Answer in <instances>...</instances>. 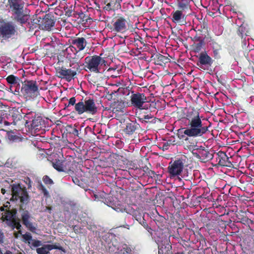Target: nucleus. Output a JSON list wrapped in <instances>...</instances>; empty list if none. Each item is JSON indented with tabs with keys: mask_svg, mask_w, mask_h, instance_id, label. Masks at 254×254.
Listing matches in <instances>:
<instances>
[{
	"mask_svg": "<svg viewBox=\"0 0 254 254\" xmlns=\"http://www.w3.org/2000/svg\"><path fill=\"white\" fill-rule=\"evenodd\" d=\"M3 238V234L2 233H0V242L2 243V239Z\"/></svg>",
	"mask_w": 254,
	"mask_h": 254,
	"instance_id": "obj_37",
	"label": "nucleus"
},
{
	"mask_svg": "<svg viewBox=\"0 0 254 254\" xmlns=\"http://www.w3.org/2000/svg\"><path fill=\"white\" fill-rule=\"evenodd\" d=\"M1 193H2V194H4V193H5V190H4V189H2L1 190Z\"/></svg>",
	"mask_w": 254,
	"mask_h": 254,
	"instance_id": "obj_45",
	"label": "nucleus"
},
{
	"mask_svg": "<svg viewBox=\"0 0 254 254\" xmlns=\"http://www.w3.org/2000/svg\"><path fill=\"white\" fill-rule=\"evenodd\" d=\"M157 244L158 246V254H166L171 248V246L166 239L162 241L160 243L158 242Z\"/></svg>",
	"mask_w": 254,
	"mask_h": 254,
	"instance_id": "obj_18",
	"label": "nucleus"
},
{
	"mask_svg": "<svg viewBox=\"0 0 254 254\" xmlns=\"http://www.w3.org/2000/svg\"><path fill=\"white\" fill-rule=\"evenodd\" d=\"M11 190L13 199H19L22 203L26 204L29 202V195L24 187H22L19 184H13L11 186Z\"/></svg>",
	"mask_w": 254,
	"mask_h": 254,
	"instance_id": "obj_6",
	"label": "nucleus"
},
{
	"mask_svg": "<svg viewBox=\"0 0 254 254\" xmlns=\"http://www.w3.org/2000/svg\"><path fill=\"white\" fill-rule=\"evenodd\" d=\"M215 44H216V46H216V47H220V46H219L218 45H217L216 43H215ZM219 48H220V47H219ZM219 49H220V48H218L217 50H214V53L215 54H217V53H218V50H219Z\"/></svg>",
	"mask_w": 254,
	"mask_h": 254,
	"instance_id": "obj_39",
	"label": "nucleus"
},
{
	"mask_svg": "<svg viewBox=\"0 0 254 254\" xmlns=\"http://www.w3.org/2000/svg\"><path fill=\"white\" fill-rule=\"evenodd\" d=\"M72 180L74 184L78 185L77 183L79 182V181L77 179H76V178H75V179H73Z\"/></svg>",
	"mask_w": 254,
	"mask_h": 254,
	"instance_id": "obj_38",
	"label": "nucleus"
},
{
	"mask_svg": "<svg viewBox=\"0 0 254 254\" xmlns=\"http://www.w3.org/2000/svg\"><path fill=\"white\" fill-rule=\"evenodd\" d=\"M107 205L111 206L113 209L117 212H121L123 210V207L120 205H116L114 204H112L111 202L110 203V204Z\"/></svg>",
	"mask_w": 254,
	"mask_h": 254,
	"instance_id": "obj_27",
	"label": "nucleus"
},
{
	"mask_svg": "<svg viewBox=\"0 0 254 254\" xmlns=\"http://www.w3.org/2000/svg\"><path fill=\"white\" fill-rule=\"evenodd\" d=\"M6 114H3V112L0 111V124L3 123L5 126H9L12 124L15 125V123L14 122H10L5 120V118L6 117Z\"/></svg>",
	"mask_w": 254,
	"mask_h": 254,
	"instance_id": "obj_23",
	"label": "nucleus"
},
{
	"mask_svg": "<svg viewBox=\"0 0 254 254\" xmlns=\"http://www.w3.org/2000/svg\"><path fill=\"white\" fill-rule=\"evenodd\" d=\"M10 118H11V119H9V118H7V120H9V121H8L9 122H14L15 123V122L13 120V119H12V118H13V117H12H12H10Z\"/></svg>",
	"mask_w": 254,
	"mask_h": 254,
	"instance_id": "obj_41",
	"label": "nucleus"
},
{
	"mask_svg": "<svg viewBox=\"0 0 254 254\" xmlns=\"http://www.w3.org/2000/svg\"><path fill=\"white\" fill-rule=\"evenodd\" d=\"M115 0L117 3H118L120 4L122 1L123 0Z\"/></svg>",
	"mask_w": 254,
	"mask_h": 254,
	"instance_id": "obj_44",
	"label": "nucleus"
},
{
	"mask_svg": "<svg viewBox=\"0 0 254 254\" xmlns=\"http://www.w3.org/2000/svg\"><path fill=\"white\" fill-rule=\"evenodd\" d=\"M53 166L55 169L59 172L64 171L63 165L60 162H56V163H53Z\"/></svg>",
	"mask_w": 254,
	"mask_h": 254,
	"instance_id": "obj_28",
	"label": "nucleus"
},
{
	"mask_svg": "<svg viewBox=\"0 0 254 254\" xmlns=\"http://www.w3.org/2000/svg\"><path fill=\"white\" fill-rule=\"evenodd\" d=\"M40 248L37 247L36 252L38 254H48L49 252L54 249L61 250L64 252V249L56 245H43Z\"/></svg>",
	"mask_w": 254,
	"mask_h": 254,
	"instance_id": "obj_12",
	"label": "nucleus"
},
{
	"mask_svg": "<svg viewBox=\"0 0 254 254\" xmlns=\"http://www.w3.org/2000/svg\"><path fill=\"white\" fill-rule=\"evenodd\" d=\"M23 239L30 245V248L32 249H34L35 248L41 246L42 242L41 241L32 239V237L30 233H27L24 235H22Z\"/></svg>",
	"mask_w": 254,
	"mask_h": 254,
	"instance_id": "obj_13",
	"label": "nucleus"
},
{
	"mask_svg": "<svg viewBox=\"0 0 254 254\" xmlns=\"http://www.w3.org/2000/svg\"><path fill=\"white\" fill-rule=\"evenodd\" d=\"M4 254H13L10 251H7Z\"/></svg>",
	"mask_w": 254,
	"mask_h": 254,
	"instance_id": "obj_42",
	"label": "nucleus"
},
{
	"mask_svg": "<svg viewBox=\"0 0 254 254\" xmlns=\"http://www.w3.org/2000/svg\"><path fill=\"white\" fill-rule=\"evenodd\" d=\"M75 131L76 132H77V133L78 132V130L77 129H75Z\"/></svg>",
	"mask_w": 254,
	"mask_h": 254,
	"instance_id": "obj_48",
	"label": "nucleus"
},
{
	"mask_svg": "<svg viewBox=\"0 0 254 254\" xmlns=\"http://www.w3.org/2000/svg\"><path fill=\"white\" fill-rule=\"evenodd\" d=\"M185 15L183 11L181 10H176L172 13V21L175 23L181 22L182 20L185 19Z\"/></svg>",
	"mask_w": 254,
	"mask_h": 254,
	"instance_id": "obj_20",
	"label": "nucleus"
},
{
	"mask_svg": "<svg viewBox=\"0 0 254 254\" xmlns=\"http://www.w3.org/2000/svg\"><path fill=\"white\" fill-rule=\"evenodd\" d=\"M25 126L29 129L37 130L43 122L42 118L37 116L35 112H30L26 114L24 118Z\"/></svg>",
	"mask_w": 254,
	"mask_h": 254,
	"instance_id": "obj_7",
	"label": "nucleus"
},
{
	"mask_svg": "<svg viewBox=\"0 0 254 254\" xmlns=\"http://www.w3.org/2000/svg\"><path fill=\"white\" fill-rule=\"evenodd\" d=\"M69 66L72 68L71 70H75L76 72L79 69L80 66L77 62L70 61Z\"/></svg>",
	"mask_w": 254,
	"mask_h": 254,
	"instance_id": "obj_29",
	"label": "nucleus"
},
{
	"mask_svg": "<svg viewBox=\"0 0 254 254\" xmlns=\"http://www.w3.org/2000/svg\"><path fill=\"white\" fill-rule=\"evenodd\" d=\"M72 43L77 47L78 51L83 50L87 44L86 40L83 37L77 38L73 40Z\"/></svg>",
	"mask_w": 254,
	"mask_h": 254,
	"instance_id": "obj_19",
	"label": "nucleus"
},
{
	"mask_svg": "<svg viewBox=\"0 0 254 254\" xmlns=\"http://www.w3.org/2000/svg\"><path fill=\"white\" fill-rule=\"evenodd\" d=\"M185 119L187 121L188 127L178 130L180 139L184 138L185 135L192 137L201 136L208 131V128L202 123L201 117L198 111L193 109L188 111Z\"/></svg>",
	"mask_w": 254,
	"mask_h": 254,
	"instance_id": "obj_1",
	"label": "nucleus"
},
{
	"mask_svg": "<svg viewBox=\"0 0 254 254\" xmlns=\"http://www.w3.org/2000/svg\"><path fill=\"white\" fill-rule=\"evenodd\" d=\"M15 26L12 22H2L0 25V39L2 42L10 38L15 34Z\"/></svg>",
	"mask_w": 254,
	"mask_h": 254,
	"instance_id": "obj_8",
	"label": "nucleus"
},
{
	"mask_svg": "<svg viewBox=\"0 0 254 254\" xmlns=\"http://www.w3.org/2000/svg\"><path fill=\"white\" fill-rule=\"evenodd\" d=\"M198 62L199 63L197 64V65L201 67V66L203 65H211L212 60L206 53H201L199 55Z\"/></svg>",
	"mask_w": 254,
	"mask_h": 254,
	"instance_id": "obj_16",
	"label": "nucleus"
},
{
	"mask_svg": "<svg viewBox=\"0 0 254 254\" xmlns=\"http://www.w3.org/2000/svg\"><path fill=\"white\" fill-rule=\"evenodd\" d=\"M127 22L123 17L117 18L113 24V31L117 33H124L127 31Z\"/></svg>",
	"mask_w": 254,
	"mask_h": 254,
	"instance_id": "obj_11",
	"label": "nucleus"
},
{
	"mask_svg": "<svg viewBox=\"0 0 254 254\" xmlns=\"http://www.w3.org/2000/svg\"><path fill=\"white\" fill-rule=\"evenodd\" d=\"M113 71H115V69L113 68H109L108 70V72H112Z\"/></svg>",
	"mask_w": 254,
	"mask_h": 254,
	"instance_id": "obj_40",
	"label": "nucleus"
},
{
	"mask_svg": "<svg viewBox=\"0 0 254 254\" xmlns=\"http://www.w3.org/2000/svg\"><path fill=\"white\" fill-rule=\"evenodd\" d=\"M24 182L27 185L28 188L30 189L32 187V182L30 179L29 178H25Z\"/></svg>",
	"mask_w": 254,
	"mask_h": 254,
	"instance_id": "obj_32",
	"label": "nucleus"
},
{
	"mask_svg": "<svg viewBox=\"0 0 254 254\" xmlns=\"http://www.w3.org/2000/svg\"><path fill=\"white\" fill-rule=\"evenodd\" d=\"M136 127L137 125L135 123L130 122L127 123L126 127L125 129V132L128 134H131L135 131Z\"/></svg>",
	"mask_w": 254,
	"mask_h": 254,
	"instance_id": "obj_22",
	"label": "nucleus"
},
{
	"mask_svg": "<svg viewBox=\"0 0 254 254\" xmlns=\"http://www.w3.org/2000/svg\"><path fill=\"white\" fill-rule=\"evenodd\" d=\"M107 6L108 7H110V6H111V5H110V3H108V4H107Z\"/></svg>",
	"mask_w": 254,
	"mask_h": 254,
	"instance_id": "obj_46",
	"label": "nucleus"
},
{
	"mask_svg": "<svg viewBox=\"0 0 254 254\" xmlns=\"http://www.w3.org/2000/svg\"><path fill=\"white\" fill-rule=\"evenodd\" d=\"M8 138L10 140L12 141H15L16 140L18 139L17 136L14 135V134H9L8 135Z\"/></svg>",
	"mask_w": 254,
	"mask_h": 254,
	"instance_id": "obj_34",
	"label": "nucleus"
},
{
	"mask_svg": "<svg viewBox=\"0 0 254 254\" xmlns=\"http://www.w3.org/2000/svg\"><path fill=\"white\" fill-rule=\"evenodd\" d=\"M192 152L193 154H197V152L200 153L201 151L204 150V147L200 146L194 145L192 146L191 148Z\"/></svg>",
	"mask_w": 254,
	"mask_h": 254,
	"instance_id": "obj_26",
	"label": "nucleus"
},
{
	"mask_svg": "<svg viewBox=\"0 0 254 254\" xmlns=\"http://www.w3.org/2000/svg\"><path fill=\"white\" fill-rule=\"evenodd\" d=\"M21 218L23 224L31 231L34 232L36 230V228L33 226L32 223L30 222V216L27 211H23L21 214Z\"/></svg>",
	"mask_w": 254,
	"mask_h": 254,
	"instance_id": "obj_14",
	"label": "nucleus"
},
{
	"mask_svg": "<svg viewBox=\"0 0 254 254\" xmlns=\"http://www.w3.org/2000/svg\"><path fill=\"white\" fill-rule=\"evenodd\" d=\"M21 92L26 98H35L40 95L38 86L34 80L24 82L21 89Z\"/></svg>",
	"mask_w": 254,
	"mask_h": 254,
	"instance_id": "obj_5",
	"label": "nucleus"
},
{
	"mask_svg": "<svg viewBox=\"0 0 254 254\" xmlns=\"http://www.w3.org/2000/svg\"><path fill=\"white\" fill-rule=\"evenodd\" d=\"M184 167V163L181 159L171 162L168 167V172L171 178L178 177L182 174Z\"/></svg>",
	"mask_w": 254,
	"mask_h": 254,
	"instance_id": "obj_10",
	"label": "nucleus"
},
{
	"mask_svg": "<svg viewBox=\"0 0 254 254\" xmlns=\"http://www.w3.org/2000/svg\"><path fill=\"white\" fill-rule=\"evenodd\" d=\"M2 217L6 221H9L10 223L15 221L17 218L16 211L13 210L12 211L8 210L3 212L1 214Z\"/></svg>",
	"mask_w": 254,
	"mask_h": 254,
	"instance_id": "obj_17",
	"label": "nucleus"
},
{
	"mask_svg": "<svg viewBox=\"0 0 254 254\" xmlns=\"http://www.w3.org/2000/svg\"><path fill=\"white\" fill-rule=\"evenodd\" d=\"M0 210L1 211H3V212H4L5 211H4V207H3V206L0 207Z\"/></svg>",
	"mask_w": 254,
	"mask_h": 254,
	"instance_id": "obj_43",
	"label": "nucleus"
},
{
	"mask_svg": "<svg viewBox=\"0 0 254 254\" xmlns=\"http://www.w3.org/2000/svg\"><path fill=\"white\" fill-rule=\"evenodd\" d=\"M112 76H113L114 77H117V75H112Z\"/></svg>",
	"mask_w": 254,
	"mask_h": 254,
	"instance_id": "obj_47",
	"label": "nucleus"
},
{
	"mask_svg": "<svg viewBox=\"0 0 254 254\" xmlns=\"http://www.w3.org/2000/svg\"><path fill=\"white\" fill-rule=\"evenodd\" d=\"M59 73L60 75L65 78L67 80L70 81L71 79L76 74V71L71 70V69H66L64 67H62Z\"/></svg>",
	"mask_w": 254,
	"mask_h": 254,
	"instance_id": "obj_15",
	"label": "nucleus"
},
{
	"mask_svg": "<svg viewBox=\"0 0 254 254\" xmlns=\"http://www.w3.org/2000/svg\"><path fill=\"white\" fill-rule=\"evenodd\" d=\"M75 110L79 115L85 112L94 115L97 110L94 101L90 98H86L84 102L81 101L76 103Z\"/></svg>",
	"mask_w": 254,
	"mask_h": 254,
	"instance_id": "obj_4",
	"label": "nucleus"
},
{
	"mask_svg": "<svg viewBox=\"0 0 254 254\" xmlns=\"http://www.w3.org/2000/svg\"><path fill=\"white\" fill-rule=\"evenodd\" d=\"M55 22L51 18H46L42 23L43 29L46 30H50L54 26Z\"/></svg>",
	"mask_w": 254,
	"mask_h": 254,
	"instance_id": "obj_21",
	"label": "nucleus"
},
{
	"mask_svg": "<svg viewBox=\"0 0 254 254\" xmlns=\"http://www.w3.org/2000/svg\"><path fill=\"white\" fill-rule=\"evenodd\" d=\"M8 2L14 19L20 23H26L29 15L23 12L24 2L22 0H8Z\"/></svg>",
	"mask_w": 254,
	"mask_h": 254,
	"instance_id": "obj_2",
	"label": "nucleus"
},
{
	"mask_svg": "<svg viewBox=\"0 0 254 254\" xmlns=\"http://www.w3.org/2000/svg\"><path fill=\"white\" fill-rule=\"evenodd\" d=\"M11 223L12 225V226L16 228L17 230H19V232L20 233H21L20 229H21V225L20 223H19V222L18 221L17 218H16L15 220V221H13Z\"/></svg>",
	"mask_w": 254,
	"mask_h": 254,
	"instance_id": "obj_30",
	"label": "nucleus"
},
{
	"mask_svg": "<svg viewBox=\"0 0 254 254\" xmlns=\"http://www.w3.org/2000/svg\"><path fill=\"white\" fill-rule=\"evenodd\" d=\"M6 80L10 84H16L18 83L19 79L13 75H10L6 77Z\"/></svg>",
	"mask_w": 254,
	"mask_h": 254,
	"instance_id": "obj_24",
	"label": "nucleus"
},
{
	"mask_svg": "<svg viewBox=\"0 0 254 254\" xmlns=\"http://www.w3.org/2000/svg\"><path fill=\"white\" fill-rule=\"evenodd\" d=\"M43 181L46 184L51 185L53 184L52 180L47 176H45L44 177Z\"/></svg>",
	"mask_w": 254,
	"mask_h": 254,
	"instance_id": "obj_31",
	"label": "nucleus"
},
{
	"mask_svg": "<svg viewBox=\"0 0 254 254\" xmlns=\"http://www.w3.org/2000/svg\"><path fill=\"white\" fill-rule=\"evenodd\" d=\"M131 103L133 106L140 110L147 109V106L143 104L147 102V97L143 93L132 94L130 97Z\"/></svg>",
	"mask_w": 254,
	"mask_h": 254,
	"instance_id": "obj_9",
	"label": "nucleus"
},
{
	"mask_svg": "<svg viewBox=\"0 0 254 254\" xmlns=\"http://www.w3.org/2000/svg\"><path fill=\"white\" fill-rule=\"evenodd\" d=\"M106 61L99 56H93L85 58V65L86 71L95 73L100 72L101 66L105 65Z\"/></svg>",
	"mask_w": 254,
	"mask_h": 254,
	"instance_id": "obj_3",
	"label": "nucleus"
},
{
	"mask_svg": "<svg viewBox=\"0 0 254 254\" xmlns=\"http://www.w3.org/2000/svg\"><path fill=\"white\" fill-rule=\"evenodd\" d=\"M153 118V116H152L151 114H148V115H144L143 116V118H142V119H144V120H150L151 119H152Z\"/></svg>",
	"mask_w": 254,
	"mask_h": 254,
	"instance_id": "obj_36",
	"label": "nucleus"
},
{
	"mask_svg": "<svg viewBox=\"0 0 254 254\" xmlns=\"http://www.w3.org/2000/svg\"><path fill=\"white\" fill-rule=\"evenodd\" d=\"M75 102H76V99L75 97H72L68 101V106L69 105H75Z\"/></svg>",
	"mask_w": 254,
	"mask_h": 254,
	"instance_id": "obj_33",
	"label": "nucleus"
},
{
	"mask_svg": "<svg viewBox=\"0 0 254 254\" xmlns=\"http://www.w3.org/2000/svg\"><path fill=\"white\" fill-rule=\"evenodd\" d=\"M41 188H42V192L43 193L44 195L46 196H48L49 194V192H48V190L43 186H41Z\"/></svg>",
	"mask_w": 254,
	"mask_h": 254,
	"instance_id": "obj_35",
	"label": "nucleus"
},
{
	"mask_svg": "<svg viewBox=\"0 0 254 254\" xmlns=\"http://www.w3.org/2000/svg\"><path fill=\"white\" fill-rule=\"evenodd\" d=\"M93 195L94 197V200L101 201L104 202L106 193L104 192L97 194L93 193Z\"/></svg>",
	"mask_w": 254,
	"mask_h": 254,
	"instance_id": "obj_25",
	"label": "nucleus"
}]
</instances>
